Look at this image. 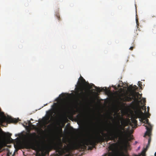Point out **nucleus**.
Here are the masks:
<instances>
[{
  "mask_svg": "<svg viewBox=\"0 0 156 156\" xmlns=\"http://www.w3.org/2000/svg\"><path fill=\"white\" fill-rule=\"evenodd\" d=\"M144 115L143 112L139 110L135 112V115L132 118H134L135 119H137V118H139L141 119Z\"/></svg>",
  "mask_w": 156,
  "mask_h": 156,
  "instance_id": "nucleus-9",
  "label": "nucleus"
},
{
  "mask_svg": "<svg viewBox=\"0 0 156 156\" xmlns=\"http://www.w3.org/2000/svg\"><path fill=\"white\" fill-rule=\"evenodd\" d=\"M142 119V122L144 123L145 124H147V125H144L145 127L147 129V131L145 134L144 136L146 135L150 136L151 135V131L152 130V126L149 122L148 119L147 118V117H143L141 118Z\"/></svg>",
  "mask_w": 156,
  "mask_h": 156,
  "instance_id": "nucleus-7",
  "label": "nucleus"
},
{
  "mask_svg": "<svg viewBox=\"0 0 156 156\" xmlns=\"http://www.w3.org/2000/svg\"><path fill=\"white\" fill-rule=\"evenodd\" d=\"M138 83L139 84L138 86H139V87H141V86L142 85V83L140 81H139V82H138Z\"/></svg>",
  "mask_w": 156,
  "mask_h": 156,
  "instance_id": "nucleus-18",
  "label": "nucleus"
},
{
  "mask_svg": "<svg viewBox=\"0 0 156 156\" xmlns=\"http://www.w3.org/2000/svg\"><path fill=\"white\" fill-rule=\"evenodd\" d=\"M80 115H77V116H80Z\"/></svg>",
  "mask_w": 156,
  "mask_h": 156,
  "instance_id": "nucleus-23",
  "label": "nucleus"
},
{
  "mask_svg": "<svg viewBox=\"0 0 156 156\" xmlns=\"http://www.w3.org/2000/svg\"><path fill=\"white\" fill-rule=\"evenodd\" d=\"M9 151H8V152L7 154V155H8V156H9Z\"/></svg>",
  "mask_w": 156,
  "mask_h": 156,
  "instance_id": "nucleus-22",
  "label": "nucleus"
},
{
  "mask_svg": "<svg viewBox=\"0 0 156 156\" xmlns=\"http://www.w3.org/2000/svg\"><path fill=\"white\" fill-rule=\"evenodd\" d=\"M129 89L131 91H135L137 88V86L136 85H134L133 86L132 85H130L129 87Z\"/></svg>",
  "mask_w": 156,
  "mask_h": 156,
  "instance_id": "nucleus-11",
  "label": "nucleus"
},
{
  "mask_svg": "<svg viewBox=\"0 0 156 156\" xmlns=\"http://www.w3.org/2000/svg\"><path fill=\"white\" fill-rule=\"evenodd\" d=\"M136 23L137 25H138V20L136 19Z\"/></svg>",
  "mask_w": 156,
  "mask_h": 156,
  "instance_id": "nucleus-21",
  "label": "nucleus"
},
{
  "mask_svg": "<svg viewBox=\"0 0 156 156\" xmlns=\"http://www.w3.org/2000/svg\"><path fill=\"white\" fill-rule=\"evenodd\" d=\"M29 125L31 124V125L33 127H35V126L34 125L31 124V122L30 121H29Z\"/></svg>",
  "mask_w": 156,
  "mask_h": 156,
  "instance_id": "nucleus-19",
  "label": "nucleus"
},
{
  "mask_svg": "<svg viewBox=\"0 0 156 156\" xmlns=\"http://www.w3.org/2000/svg\"><path fill=\"white\" fill-rule=\"evenodd\" d=\"M145 111H146V107H145Z\"/></svg>",
  "mask_w": 156,
  "mask_h": 156,
  "instance_id": "nucleus-24",
  "label": "nucleus"
},
{
  "mask_svg": "<svg viewBox=\"0 0 156 156\" xmlns=\"http://www.w3.org/2000/svg\"><path fill=\"white\" fill-rule=\"evenodd\" d=\"M72 147L70 145H65L62 147H58L56 150V152L59 156H69Z\"/></svg>",
  "mask_w": 156,
  "mask_h": 156,
  "instance_id": "nucleus-5",
  "label": "nucleus"
},
{
  "mask_svg": "<svg viewBox=\"0 0 156 156\" xmlns=\"http://www.w3.org/2000/svg\"><path fill=\"white\" fill-rule=\"evenodd\" d=\"M133 135H129V136H128V138H129V140H132L133 139Z\"/></svg>",
  "mask_w": 156,
  "mask_h": 156,
  "instance_id": "nucleus-16",
  "label": "nucleus"
},
{
  "mask_svg": "<svg viewBox=\"0 0 156 156\" xmlns=\"http://www.w3.org/2000/svg\"><path fill=\"white\" fill-rule=\"evenodd\" d=\"M118 126L116 129L113 131H110L107 129L105 130L107 133H104L102 131L101 133L103 135L101 136L99 133L98 136L92 139H88L85 140V144L89 146L88 149L91 150L94 148L97 144L104 141L108 142L109 140H113L115 141L118 137L120 140H123L127 136V133L125 129V127L128 125L127 122L125 120L122 119L121 121V125L120 124V120L118 121Z\"/></svg>",
  "mask_w": 156,
  "mask_h": 156,
  "instance_id": "nucleus-1",
  "label": "nucleus"
},
{
  "mask_svg": "<svg viewBox=\"0 0 156 156\" xmlns=\"http://www.w3.org/2000/svg\"><path fill=\"white\" fill-rule=\"evenodd\" d=\"M88 86L89 87L90 89L92 88L93 87H94L95 88V89L97 90L99 92H100L102 90H104L103 88H102V89L101 90L100 88L96 87L93 84H91L90 85H89Z\"/></svg>",
  "mask_w": 156,
  "mask_h": 156,
  "instance_id": "nucleus-10",
  "label": "nucleus"
},
{
  "mask_svg": "<svg viewBox=\"0 0 156 156\" xmlns=\"http://www.w3.org/2000/svg\"><path fill=\"white\" fill-rule=\"evenodd\" d=\"M68 105L67 104L64 105L62 109V111H66L68 109Z\"/></svg>",
  "mask_w": 156,
  "mask_h": 156,
  "instance_id": "nucleus-13",
  "label": "nucleus"
},
{
  "mask_svg": "<svg viewBox=\"0 0 156 156\" xmlns=\"http://www.w3.org/2000/svg\"><path fill=\"white\" fill-rule=\"evenodd\" d=\"M135 46L134 45V46H133L132 47H131L130 48H129V49L130 50H132L133 49V48H134V47Z\"/></svg>",
  "mask_w": 156,
  "mask_h": 156,
  "instance_id": "nucleus-20",
  "label": "nucleus"
},
{
  "mask_svg": "<svg viewBox=\"0 0 156 156\" xmlns=\"http://www.w3.org/2000/svg\"><path fill=\"white\" fill-rule=\"evenodd\" d=\"M132 97L130 96L125 95L123 98H122L120 97L119 99L120 101H130L133 99L136 102H139V100L142 97V95L138 92L134 93L132 94Z\"/></svg>",
  "mask_w": 156,
  "mask_h": 156,
  "instance_id": "nucleus-6",
  "label": "nucleus"
},
{
  "mask_svg": "<svg viewBox=\"0 0 156 156\" xmlns=\"http://www.w3.org/2000/svg\"><path fill=\"white\" fill-rule=\"evenodd\" d=\"M150 110V108L149 107H147V112H148L147 113H146V114L147 115V117L149 118V116L150 115V114L149 113V111Z\"/></svg>",
  "mask_w": 156,
  "mask_h": 156,
  "instance_id": "nucleus-15",
  "label": "nucleus"
},
{
  "mask_svg": "<svg viewBox=\"0 0 156 156\" xmlns=\"http://www.w3.org/2000/svg\"><path fill=\"white\" fill-rule=\"evenodd\" d=\"M28 135L29 140L25 142V147L27 148L35 150L37 148L35 144L37 141L38 136L35 132L30 133Z\"/></svg>",
  "mask_w": 156,
  "mask_h": 156,
  "instance_id": "nucleus-3",
  "label": "nucleus"
},
{
  "mask_svg": "<svg viewBox=\"0 0 156 156\" xmlns=\"http://www.w3.org/2000/svg\"><path fill=\"white\" fill-rule=\"evenodd\" d=\"M80 82H78L77 85H76L75 89L78 95L83 99L86 98L88 93L87 92H84L83 85L86 82L85 80L81 76L80 78Z\"/></svg>",
  "mask_w": 156,
  "mask_h": 156,
  "instance_id": "nucleus-4",
  "label": "nucleus"
},
{
  "mask_svg": "<svg viewBox=\"0 0 156 156\" xmlns=\"http://www.w3.org/2000/svg\"><path fill=\"white\" fill-rule=\"evenodd\" d=\"M0 129H1L0 128Z\"/></svg>",
  "mask_w": 156,
  "mask_h": 156,
  "instance_id": "nucleus-26",
  "label": "nucleus"
},
{
  "mask_svg": "<svg viewBox=\"0 0 156 156\" xmlns=\"http://www.w3.org/2000/svg\"><path fill=\"white\" fill-rule=\"evenodd\" d=\"M131 122L132 123L134 124L135 126H137V121L134 118H131Z\"/></svg>",
  "mask_w": 156,
  "mask_h": 156,
  "instance_id": "nucleus-12",
  "label": "nucleus"
},
{
  "mask_svg": "<svg viewBox=\"0 0 156 156\" xmlns=\"http://www.w3.org/2000/svg\"><path fill=\"white\" fill-rule=\"evenodd\" d=\"M150 135L148 139V142L146 148L144 149L141 153L138 155L135 156H145V153L147 148L150 146L151 140ZM108 152L104 156H129L125 155L123 152L121 148H119V145L117 143H113L110 144L108 147Z\"/></svg>",
  "mask_w": 156,
  "mask_h": 156,
  "instance_id": "nucleus-2",
  "label": "nucleus"
},
{
  "mask_svg": "<svg viewBox=\"0 0 156 156\" xmlns=\"http://www.w3.org/2000/svg\"><path fill=\"white\" fill-rule=\"evenodd\" d=\"M138 34H137L136 36V35H138Z\"/></svg>",
  "mask_w": 156,
  "mask_h": 156,
  "instance_id": "nucleus-25",
  "label": "nucleus"
},
{
  "mask_svg": "<svg viewBox=\"0 0 156 156\" xmlns=\"http://www.w3.org/2000/svg\"><path fill=\"white\" fill-rule=\"evenodd\" d=\"M56 17H57V18L58 19V20H60V16L58 14H57L56 15Z\"/></svg>",
  "mask_w": 156,
  "mask_h": 156,
  "instance_id": "nucleus-17",
  "label": "nucleus"
},
{
  "mask_svg": "<svg viewBox=\"0 0 156 156\" xmlns=\"http://www.w3.org/2000/svg\"><path fill=\"white\" fill-rule=\"evenodd\" d=\"M139 102H140L141 104H143L146 103V101L145 98H142Z\"/></svg>",
  "mask_w": 156,
  "mask_h": 156,
  "instance_id": "nucleus-14",
  "label": "nucleus"
},
{
  "mask_svg": "<svg viewBox=\"0 0 156 156\" xmlns=\"http://www.w3.org/2000/svg\"><path fill=\"white\" fill-rule=\"evenodd\" d=\"M50 151L46 147L39 148L36 151V156H48Z\"/></svg>",
  "mask_w": 156,
  "mask_h": 156,
  "instance_id": "nucleus-8",
  "label": "nucleus"
}]
</instances>
